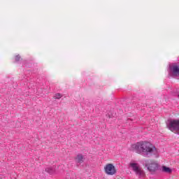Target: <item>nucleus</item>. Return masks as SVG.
<instances>
[{
  "instance_id": "f257e3e1",
  "label": "nucleus",
  "mask_w": 179,
  "mask_h": 179,
  "mask_svg": "<svg viewBox=\"0 0 179 179\" xmlns=\"http://www.w3.org/2000/svg\"><path fill=\"white\" fill-rule=\"evenodd\" d=\"M131 150L143 157H152L157 153L156 146L148 141H140L131 145Z\"/></svg>"
},
{
  "instance_id": "6e6552de",
  "label": "nucleus",
  "mask_w": 179,
  "mask_h": 179,
  "mask_svg": "<svg viewBox=\"0 0 179 179\" xmlns=\"http://www.w3.org/2000/svg\"><path fill=\"white\" fill-rule=\"evenodd\" d=\"M45 171L49 174H54V173H55V169H54L53 167L46 168Z\"/></svg>"
},
{
  "instance_id": "9b49d317",
  "label": "nucleus",
  "mask_w": 179,
  "mask_h": 179,
  "mask_svg": "<svg viewBox=\"0 0 179 179\" xmlns=\"http://www.w3.org/2000/svg\"><path fill=\"white\" fill-rule=\"evenodd\" d=\"M106 117H108V118H113V115L111 113H108Z\"/></svg>"
},
{
  "instance_id": "9d476101",
  "label": "nucleus",
  "mask_w": 179,
  "mask_h": 179,
  "mask_svg": "<svg viewBox=\"0 0 179 179\" xmlns=\"http://www.w3.org/2000/svg\"><path fill=\"white\" fill-rule=\"evenodd\" d=\"M15 62H19L20 61V55L15 56Z\"/></svg>"
},
{
  "instance_id": "20e7f679",
  "label": "nucleus",
  "mask_w": 179,
  "mask_h": 179,
  "mask_svg": "<svg viewBox=\"0 0 179 179\" xmlns=\"http://www.w3.org/2000/svg\"><path fill=\"white\" fill-rule=\"evenodd\" d=\"M104 171L107 176H115L117 174V169L113 164H107L104 167Z\"/></svg>"
},
{
  "instance_id": "423d86ee",
  "label": "nucleus",
  "mask_w": 179,
  "mask_h": 179,
  "mask_svg": "<svg viewBox=\"0 0 179 179\" xmlns=\"http://www.w3.org/2000/svg\"><path fill=\"white\" fill-rule=\"evenodd\" d=\"M75 160L77 163H79L80 164L83 163L84 162L83 155L82 154H78L76 157Z\"/></svg>"
},
{
  "instance_id": "f8f14e48",
  "label": "nucleus",
  "mask_w": 179,
  "mask_h": 179,
  "mask_svg": "<svg viewBox=\"0 0 179 179\" xmlns=\"http://www.w3.org/2000/svg\"><path fill=\"white\" fill-rule=\"evenodd\" d=\"M66 178L69 179V178H72V177H71V173H68V175H66Z\"/></svg>"
},
{
  "instance_id": "1a4fd4ad",
  "label": "nucleus",
  "mask_w": 179,
  "mask_h": 179,
  "mask_svg": "<svg viewBox=\"0 0 179 179\" xmlns=\"http://www.w3.org/2000/svg\"><path fill=\"white\" fill-rule=\"evenodd\" d=\"M61 97H62V94L59 93H57L55 94L54 98L59 100V99H61Z\"/></svg>"
},
{
  "instance_id": "ddd939ff",
  "label": "nucleus",
  "mask_w": 179,
  "mask_h": 179,
  "mask_svg": "<svg viewBox=\"0 0 179 179\" xmlns=\"http://www.w3.org/2000/svg\"><path fill=\"white\" fill-rule=\"evenodd\" d=\"M177 97L179 99V91H177Z\"/></svg>"
},
{
  "instance_id": "39448f33",
  "label": "nucleus",
  "mask_w": 179,
  "mask_h": 179,
  "mask_svg": "<svg viewBox=\"0 0 179 179\" xmlns=\"http://www.w3.org/2000/svg\"><path fill=\"white\" fill-rule=\"evenodd\" d=\"M145 167L148 168V170L151 173V174H155L157 170H159V164L152 162L149 164H146Z\"/></svg>"
},
{
  "instance_id": "f03ea898",
  "label": "nucleus",
  "mask_w": 179,
  "mask_h": 179,
  "mask_svg": "<svg viewBox=\"0 0 179 179\" xmlns=\"http://www.w3.org/2000/svg\"><path fill=\"white\" fill-rule=\"evenodd\" d=\"M166 127L169 129V131H171V132L177 131L179 134V120H168V121L166 122Z\"/></svg>"
},
{
  "instance_id": "0eeeda50",
  "label": "nucleus",
  "mask_w": 179,
  "mask_h": 179,
  "mask_svg": "<svg viewBox=\"0 0 179 179\" xmlns=\"http://www.w3.org/2000/svg\"><path fill=\"white\" fill-rule=\"evenodd\" d=\"M162 173H167L168 174H171V173H173V170L166 166H162Z\"/></svg>"
},
{
  "instance_id": "7ed1b4c3",
  "label": "nucleus",
  "mask_w": 179,
  "mask_h": 179,
  "mask_svg": "<svg viewBox=\"0 0 179 179\" xmlns=\"http://www.w3.org/2000/svg\"><path fill=\"white\" fill-rule=\"evenodd\" d=\"M129 167H131L136 173V176L138 177V178H142L143 177H145V172L141 167H139V165L137 163H130Z\"/></svg>"
}]
</instances>
